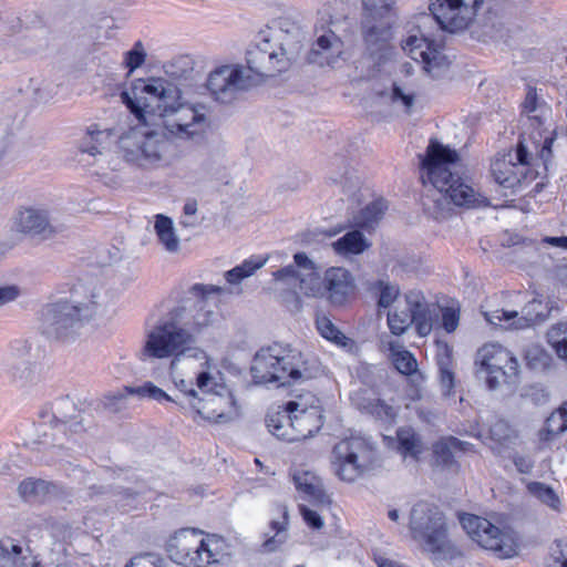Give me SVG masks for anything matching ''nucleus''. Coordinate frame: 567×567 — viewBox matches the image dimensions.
<instances>
[{
  "label": "nucleus",
  "instance_id": "obj_19",
  "mask_svg": "<svg viewBox=\"0 0 567 567\" xmlns=\"http://www.w3.org/2000/svg\"><path fill=\"white\" fill-rule=\"evenodd\" d=\"M247 64L245 68L249 70L252 75L254 85H258L265 76H270L275 72H280L285 69V63L276 51L270 50L268 40H264L261 44L251 47L247 51Z\"/></svg>",
  "mask_w": 567,
  "mask_h": 567
},
{
  "label": "nucleus",
  "instance_id": "obj_16",
  "mask_svg": "<svg viewBox=\"0 0 567 567\" xmlns=\"http://www.w3.org/2000/svg\"><path fill=\"white\" fill-rule=\"evenodd\" d=\"M177 351V313L169 315L161 320L147 334L142 351L143 359H165L174 357Z\"/></svg>",
  "mask_w": 567,
  "mask_h": 567
},
{
  "label": "nucleus",
  "instance_id": "obj_60",
  "mask_svg": "<svg viewBox=\"0 0 567 567\" xmlns=\"http://www.w3.org/2000/svg\"><path fill=\"white\" fill-rule=\"evenodd\" d=\"M299 509L308 526L315 529H320L323 526V520L316 511L308 508L306 505H300Z\"/></svg>",
  "mask_w": 567,
  "mask_h": 567
},
{
  "label": "nucleus",
  "instance_id": "obj_58",
  "mask_svg": "<svg viewBox=\"0 0 567 567\" xmlns=\"http://www.w3.org/2000/svg\"><path fill=\"white\" fill-rule=\"evenodd\" d=\"M460 322V313L456 309L447 307L442 310V326L449 333L456 330Z\"/></svg>",
  "mask_w": 567,
  "mask_h": 567
},
{
  "label": "nucleus",
  "instance_id": "obj_1",
  "mask_svg": "<svg viewBox=\"0 0 567 567\" xmlns=\"http://www.w3.org/2000/svg\"><path fill=\"white\" fill-rule=\"evenodd\" d=\"M133 116L121 127L118 147L128 162L159 159L177 130V75L134 79L120 94Z\"/></svg>",
  "mask_w": 567,
  "mask_h": 567
},
{
  "label": "nucleus",
  "instance_id": "obj_46",
  "mask_svg": "<svg viewBox=\"0 0 567 567\" xmlns=\"http://www.w3.org/2000/svg\"><path fill=\"white\" fill-rule=\"evenodd\" d=\"M78 416V409L72 400L63 398L56 400L52 405V419L55 425L62 424L70 426L79 425V422H72Z\"/></svg>",
  "mask_w": 567,
  "mask_h": 567
},
{
  "label": "nucleus",
  "instance_id": "obj_49",
  "mask_svg": "<svg viewBox=\"0 0 567 567\" xmlns=\"http://www.w3.org/2000/svg\"><path fill=\"white\" fill-rule=\"evenodd\" d=\"M547 340L556 354L567 361V321L551 326L547 332Z\"/></svg>",
  "mask_w": 567,
  "mask_h": 567
},
{
  "label": "nucleus",
  "instance_id": "obj_9",
  "mask_svg": "<svg viewBox=\"0 0 567 567\" xmlns=\"http://www.w3.org/2000/svg\"><path fill=\"white\" fill-rule=\"evenodd\" d=\"M252 78L243 64H225L209 72L206 87L216 102L231 104L255 86Z\"/></svg>",
  "mask_w": 567,
  "mask_h": 567
},
{
  "label": "nucleus",
  "instance_id": "obj_34",
  "mask_svg": "<svg viewBox=\"0 0 567 567\" xmlns=\"http://www.w3.org/2000/svg\"><path fill=\"white\" fill-rule=\"evenodd\" d=\"M268 260V256H251L245 259L240 265L227 270L224 274L225 280L231 285H239L246 278L251 277L257 270L261 269Z\"/></svg>",
  "mask_w": 567,
  "mask_h": 567
},
{
  "label": "nucleus",
  "instance_id": "obj_51",
  "mask_svg": "<svg viewBox=\"0 0 567 567\" xmlns=\"http://www.w3.org/2000/svg\"><path fill=\"white\" fill-rule=\"evenodd\" d=\"M527 491L528 493L543 502L544 504L548 505L553 509H558L560 505L559 497L555 493V491L542 482H529L527 484Z\"/></svg>",
  "mask_w": 567,
  "mask_h": 567
},
{
  "label": "nucleus",
  "instance_id": "obj_12",
  "mask_svg": "<svg viewBox=\"0 0 567 567\" xmlns=\"http://www.w3.org/2000/svg\"><path fill=\"white\" fill-rule=\"evenodd\" d=\"M84 321L75 302L60 301L42 310L40 330L50 339L68 341L79 332Z\"/></svg>",
  "mask_w": 567,
  "mask_h": 567
},
{
  "label": "nucleus",
  "instance_id": "obj_59",
  "mask_svg": "<svg viewBox=\"0 0 567 567\" xmlns=\"http://www.w3.org/2000/svg\"><path fill=\"white\" fill-rule=\"evenodd\" d=\"M21 296V289L16 285L0 286V308L16 301Z\"/></svg>",
  "mask_w": 567,
  "mask_h": 567
},
{
  "label": "nucleus",
  "instance_id": "obj_44",
  "mask_svg": "<svg viewBox=\"0 0 567 567\" xmlns=\"http://www.w3.org/2000/svg\"><path fill=\"white\" fill-rule=\"evenodd\" d=\"M54 486L43 480L27 478L18 486V493L24 499H41L50 495Z\"/></svg>",
  "mask_w": 567,
  "mask_h": 567
},
{
  "label": "nucleus",
  "instance_id": "obj_63",
  "mask_svg": "<svg viewBox=\"0 0 567 567\" xmlns=\"http://www.w3.org/2000/svg\"><path fill=\"white\" fill-rule=\"evenodd\" d=\"M548 567H567V544L557 545L553 551V563Z\"/></svg>",
  "mask_w": 567,
  "mask_h": 567
},
{
  "label": "nucleus",
  "instance_id": "obj_30",
  "mask_svg": "<svg viewBox=\"0 0 567 567\" xmlns=\"http://www.w3.org/2000/svg\"><path fill=\"white\" fill-rule=\"evenodd\" d=\"M371 247V241L362 234L360 228H353L332 243L337 255L350 257L361 255Z\"/></svg>",
  "mask_w": 567,
  "mask_h": 567
},
{
  "label": "nucleus",
  "instance_id": "obj_4",
  "mask_svg": "<svg viewBox=\"0 0 567 567\" xmlns=\"http://www.w3.org/2000/svg\"><path fill=\"white\" fill-rule=\"evenodd\" d=\"M226 288L216 285L194 284L179 299V363L188 365L195 359L199 368L207 364V355L200 348L193 346L195 338L192 332H200L215 321L216 313L209 306L210 297L221 296Z\"/></svg>",
  "mask_w": 567,
  "mask_h": 567
},
{
  "label": "nucleus",
  "instance_id": "obj_21",
  "mask_svg": "<svg viewBox=\"0 0 567 567\" xmlns=\"http://www.w3.org/2000/svg\"><path fill=\"white\" fill-rule=\"evenodd\" d=\"M323 425V415L318 406L297 410L292 413V426L284 435V441L296 442L312 436Z\"/></svg>",
  "mask_w": 567,
  "mask_h": 567
},
{
  "label": "nucleus",
  "instance_id": "obj_3",
  "mask_svg": "<svg viewBox=\"0 0 567 567\" xmlns=\"http://www.w3.org/2000/svg\"><path fill=\"white\" fill-rule=\"evenodd\" d=\"M276 289H287L288 298L298 299V293L318 297L326 295L331 303L341 306L354 290L350 271L342 267H331L321 280L312 260L305 252L293 256V264L272 272Z\"/></svg>",
  "mask_w": 567,
  "mask_h": 567
},
{
  "label": "nucleus",
  "instance_id": "obj_7",
  "mask_svg": "<svg viewBox=\"0 0 567 567\" xmlns=\"http://www.w3.org/2000/svg\"><path fill=\"white\" fill-rule=\"evenodd\" d=\"M197 388L203 396L197 399V392L188 389L184 380H179V392L184 394L190 409L194 411V420L199 416L213 422H227L237 416L238 408L231 392L224 385L217 384L212 377L200 370L197 373Z\"/></svg>",
  "mask_w": 567,
  "mask_h": 567
},
{
  "label": "nucleus",
  "instance_id": "obj_18",
  "mask_svg": "<svg viewBox=\"0 0 567 567\" xmlns=\"http://www.w3.org/2000/svg\"><path fill=\"white\" fill-rule=\"evenodd\" d=\"M14 226L17 231L38 240L51 239L58 233V227L53 225L49 210L38 207L20 209Z\"/></svg>",
  "mask_w": 567,
  "mask_h": 567
},
{
  "label": "nucleus",
  "instance_id": "obj_43",
  "mask_svg": "<svg viewBox=\"0 0 567 567\" xmlns=\"http://www.w3.org/2000/svg\"><path fill=\"white\" fill-rule=\"evenodd\" d=\"M567 430V402L557 411L553 412L545 422V427L540 431V439L548 441L553 436L559 435Z\"/></svg>",
  "mask_w": 567,
  "mask_h": 567
},
{
  "label": "nucleus",
  "instance_id": "obj_2",
  "mask_svg": "<svg viewBox=\"0 0 567 567\" xmlns=\"http://www.w3.org/2000/svg\"><path fill=\"white\" fill-rule=\"evenodd\" d=\"M422 182L430 183L435 193L424 202L426 212L436 220L451 216L453 205L474 208L486 205L464 177L465 165L458 153L436 140H431L424 155H420Z\"/></svg>",
  "mask_w": 567,
  "mask_h": 567
},
{
  "label": "nucleus",
  "instance_id": "obj_61",
  "mask_svg": "<svg viewBox=\"0 0 567 567\" xmlns=\"http://www.w3.org/2000/svg\"><path fill=\"white\" fill-rule=\"evenodd\" d=\"M51 533L52 536L60 542H65L73 535L72 526L64 522L54 523L51 526Z\"/></svg>",
  "mask_w": 567,
  "mask_h": 567
},
{
  "label": "nucleus",
  "instance_id": "obj_24",
  "mask_svg": "<svg viewBox=\"0 0 567 567\" xmlns=\"http://www.w3.org/2000/svg\"><path fill=\"white\" fill-rule=\"evenodd\" d=\"M174 363L175 360L171 361L169 364V374L171 380H159L158 384L152 382V381H145L140 385H136L134 388H130L127 391L128 393L133 394L134 396H137L140 399H148L153 400L159 404L164 403H174L175 399L173 395L176 382L173 377V370H174Z\"/></svg>",
  "mask_w": 567,
  "mask_h": 567
},
{
  "label": "nucleus",
  "instance_id": "obj_17",
  "mask_svg": "<svg viewBox=\"0 0 567 567\" xmlns=\"http://www.w3.org/2000/svg\"><path fill=\"white\" fill-rule=\"evenodd\" d=\"M227 548L228 545L223 537L216 534H207L200 538L195 548H189L182 555L179 565L185 567H208L221 564L229 557Z\"/></svg>",
  "mask_w": 567,
  "mask_h": 567
},
{
  "label": "nucleus",
  "instance_id": "obj_10",
  "mask_svg": "<svg viewBox=\"0 0 567 567\" xmlns=\"http://www.w3.org/2000/svg\"><path fill=\"white\" fill-rule=\"evenodd\" d=\"M466 534L484 549L493 551L499 558H511L517 554V546L511 534L501 530L488 519L463 514L460 517Z\"/></svg>",
  "mask_w": 567,
  "mask_h": 567
},
{
  "label": "nucleus",
  "instance_id": "obj_52",
  "mask_svg": "<svg viewBox=\"0 0 567 567\" xmlns=\"http://www.w3.org/2000/svg\"><path fill=\"white\" fill-rule=\"evenodd\" d=\"M147 52L142 41H136L132 49L124 53L123 65L127 69V76L132 75L146 61Z\"/></svg>",
  "mask_w": 567,
  "mask_h": 567
},
{
  "label": "nucleus",
  "instance_id": "obj_32",
  "mask_svg": "<svg viewBox=\"0 0 567 567\" xmlns=\"http://www.w3.org/2000/svg\"><path fill=\"white\" fill-rule=\"evenodd\" d=\"M388 206L384 199H377L368 204L358 214L353 215L349 227L371 231L383 217Z\"/></svg>",
  "mask_w": 567,
  "mask_h": 567
},
{
  "label": "nucleus",
  "instance_id": "obj_11",
  "mask_svg": "<svg viewBox=\"0 0 567 567\" xmlns=\"http://www.w3.org/2000/svg\"><path fill=\"white\" fill-rule=\"evenodd\" d=\"M475 363L486 373L485 380L491 390L502 383H512L518 373V361L506 348L497 343L478 349Z\"/></svg>",
  "mask_w": 567,
  "mask_h": 567
},
{
  "label": "nucleus",
  "instance_id": "obj_50",
  "mask_svg": "<svg viewBox=\"0 0 567 567\" xmlns=\"http://www.w3.org/2000/svg\"><path fill=\"white\" fill-rule=\"evenodd\" d=\"M370 291L379 295L378 306L380 308H389L400 295L398 285L384 280L372 282L370 285Z\"/></svg>",
  "mask_w": 567,
  "mask_h": 567
},
{
  "label": "nucleus",
  "instance_id": "obj_27",
  "mask_svg": "<svg viewBox=\"0 0 567 567\" xmlns=\"http://www.w3.org/2000/svg\"><path fill=\"white\" fill-rule=\"evenodd\" d=\"M293 483L299 492L306 494L310 502L318 505H329L330 497L323 491L321 480L308 471H297L293 473Z\"/></svg>",
  "mask_w": 567,
  "mask_h": 567
},
{
  "label": "nucleus",
  "instance_id": "obj_33",
  "mask_svg": "<svg viewBox=\"0 0 567 567\" xmlns=\"http://www.w3.org/2000/svg\"><path fill=\"white\" fill-rule=\"evenodd\" d=\"M436 363L443 392L450 395L454 388V364L452 348L447 343L437 342Z\"/></svg>",
  "mask_w": 567,
  "mask_h": 567
},
{
  "label": "nucleus",
  "instance_id": "obj_28",
  "mask_svg": "<svg viewBox=\"0 0 567 567\" xmlns=\"http://www.w3.org/2000/svg\"><path fill=\"white\" fill-rule=\"evenodd\" d=\"M0 567H41L27 550L11 539L0 542Z\"/></svg>",
  "mask_w": 567,
  "mask_h": 567
},
{
  "label": "nucleus",
  "instance_id": "obj_40",
  "mask_svg": "<svg viewBox=\"0 0 567 567\" xmlns=\"http://www.w3.org/2000/svg\"><path fill=\"white\" fill-rule=\"evenodd\" d=\"M12 381L20 388H29L40 381V371L35 362L19 361L11 368Z\"/></svg>",
  "mask_w": 567,
  "mask_h": 567
},
{
  "label": "nucleus",
  "instance_id": "obj_22",
  "mask_svg": "<svg viewBox=\"0 0 567 567\" xmlns=\"http://www.w3.org/2000/svg\"><path fill=\"white\" fill-rule=\"evenodd\" d=\"M342 40L331 30L320 34L309 53V61L321 66H334L343 53Z\"/></svg>",
  "mask_w": 567,
  "mask_h": 567
},
{
  "label": "nucleus",
  "instance_id": "obj_36",
  "mask_svg": "<svg viewBox=\"0 0 567 567\" xmlns=\"http://www.w3.org/2000/svg\"><path fill=\"white\" fill-rule=\"evenodd\" d=\"M203 73L202 61L199 58L190 54V53H181L179 54V82L183 80L188 82L185 86L195 85L196 89H203L202 85H196L200 79Z\"/></svg>",
  "mask_w": 567,
  "mask_h": 567
},
{
  "label": "nucleus",
  "instance_id": "obj_45",
  "mask_svg": "<svg viewBox=\"0 0 567 567\" xmlns=\"http://www.w3.org/2000/svg\"><path fill=\"white\" fill-rule=\"evenodd\" d=\"M481 37L484 41H501L506 38L507 30L502 19L493 12L483 18L481 24Z\"/></svg>",
  "mask_w": 567,
  "mask_h": 567
},
{
  "label": "nucleus",
  "instance_id": "obj_64",
  "mask_svg": "<svg viewBox=\"0 0 567 567\" xmlns=\"http://www.w3.org/2000/svg\"><path fill=\"white\" fill-rule=\"evenodd\" d=\"M513 462L518 472L523 474L529 473L534 467V461L529 456L516 454L513 457Z\"/></svg>",
  "mask_w": 567,
  "mask_h": 567
},
{
  "label": "nucleus",
  "instance_id": "obj_56",
  "mask_svg": "<svg viewBox=\"0 0 567 567\" xmlns=\"http://www.w3.org/2000/svg\"><path fill=\"white\" fill-rule=\"evenodd\" d=\"M489 432L491 439L499 443L509 442L511 439L514 437L513 430L504 421L494 423Z\"/></svg>",
  "mask_w": 567,
  "mask_h": 567
},
{
  "label": "nucleus",
  "instance_id": "obj_29",
  "mask_svg": "<svg viewBox=\"0 0 567 567\" xmlns=\"http://www.w3.org/2000/svg\"><path fill=\"white\" fill-rule=\"evenodd\" d=\"M153 230L156 236V243L161 248L169 254L177 251V233L175 221L172 217L164 214H156L153 217Z\"/></svg>",
  "mask_w": 567,
  "mask_h": 567
},
{
  "label": "nucleus",
  "instance_id": "obj_23",
  "mask_svg": "<svg viewBox=\"0 0 567 567\" xmlns=\"http://www.w3.org/2000/svg\"><path fill=\"white\" fill-rule=\"evenodd\" d=\"M404 298L417 334L421 337L430 334L436 315L431 310L424 295L419 290H410Z\"/></svg>",
  "mask_w": 567,
  "mask_h": 567
},
{
  "label": "nucleus",
  "instance_id": "obj_20",
  "mask_svg": "<svg viewBox=\"0 0 567 567\" xmlns=\"http://www.w3.org/2000/svg\"><path fill=\"white\" fill-rule=\"evenodd\" d=\"M402 49L416 62H422L429 73L436 74V71L446 65L445 56L434 47V43L424 37L410 35Z\"/></svg>",
  "mask_w": 567,
  "mask_h": 567
},
{
  "label": "nucleus",
  "instance_id": "obj_48",
  "mask_svg": "<svg viewBox=\"0 0 567 567\" xmlns=\"http://www.w3.org/2000/svg\"><path fill=\"white\" fill-rule=\"evenodd\" d=\"M282 522L274 520L271 528L276 530L275 535L267 538L260 546L261 553H274L278 550L287 540L286 526L288 519V509L282 507Z\"/></svg>",
  "mask_w": 567,
  "mask_h": 567
},
{
  "label": "nucleus",
  "instance_id": "obj_41",
  "mask_svg": "<svg viewBox=\"0 0 567 567\" xmlns=\"http://www.w3.org/2000/svg\"><path fill=\"white\" fill-rule=\"evenodd\" d=\"M516 165L512 161L496 159L492 164V174L496 183L505 188H514L520 183L519 176L515 173Z\"/></svg>",
  "mask_w": 567,
  "mask_h": 567
},
{
  "label": "nucleus",
  "instance_id": "obj_35",
  "mask_svg": "<svg viewBox=\"0 0 567 567\" xmlns=\"http://www.w3.org/2000/svg\"><path fill=\"white\" fill-rule=\"evenodd\" d=\"M548 112L549 109L546 103L538 99L536 89L528 86L523 102V113L527 115V120L532 122V125L540 128L544 125Z\"/></svg>",
  "mask_w": 567,
  "mask_h": 567
},
{
  "label": "nucleus",
  "instance_id": "obj_57",
  "mask_svg": "<svg viewBox=\"0 0 567 567\" xmlns=\"http://www.w3.org/2000/svg\"><path fill=\"white\" fill-rule=\"evenodd\" d=\"M483 315L487 322H489L493 326H499V327H503V324H502L503 321L508 322L512 319L517 317L516 311H506L503 309H497L494 311H485V312H483Z\"/></svg>",
  "mask_w": 567,
  "mask_h": 567
},
{
  "label": "nucleus",
  "instance_id": "obj_54",
  "mask_svg": "<svg viewBox=\"0 0 567 567\" xmlns=\"http://www.w3.org/2000/svg\"><path fill=\"white\" fill-rule=\"evenodd\" d=\"M388 324L391 332L395 336L403 334L411 324H414L408 308L394 310L388 313Z\"/></svg>",
  "mask_w": 567,
  "mask_h": 567
},
{
  "label": "nucleus",
  "instance_id": "obj_26",
  "mask_svg": "<svg viewBox=\"0 0 567 567\" xmlns=\"http://www.w3.org/2000/svg\"><path fill=\"white\" fill-rule=\"evenodd\" d=\"M433 460L436 466L443 468H453L457 466L455 461L456 452H471L473 445L468 442L461 441L454 436H447L439 440L432 446Z\"/></svg>",
  "mask_w": 567,
  "mask_h": 567
},
{
  "label": "nucleus",
  "instance_id": "obj_13",
  "mask_svg": "<svg viewBox=\"0 0 567 567\" xmlns=\"http://www.w3.org/2000/svg\"><path fill=\"white\" fill-rule=\"evenodd\" d=\"M118 295V291L111 289L105 282L95 281L84 288L82 300L75 303L85 321L94 320L102 324L116 316Z\"/></svg>",
  "mask_w": 567,
  "mask_h": 567
},
{
  "label": "nucleus",
  "instance_id": "obj_8",
  "mask_svg": "<svg viewBox=\"0 0 567 567\" xmlns=\"http://www.w3.org/2000/svg\"><path fill=\"white\" fill-rule=\"evenodd\" d=\"M334 471L347 482H353L369 471L374 461L372 444L360 436L342 440L333 449Z\"/></svg>",
  "mask_w": 567,
  "mask_h": 567
},
{
  "label": "nucleus",
  "instance_id": "obj_62",
  "mask_svg": "<svg viewBox=\"0 0 567 567\" xmlns=\"http://www.w3.org/2000/svg\"><path fill=\"white\" fill-rule=\"evenodd\" d=\"M162 559L154 555L134 557L126 567H163Z\"/></svg>",
  "mask_w": 567,
  "mask_h": 567
},
{
  "label": "nucleus",
  "instance_id": "obj_15",
  "mask_svg": "<svg viewBox=\"0 0 567 567\" xmlns=\"http://www.w3.org/2000/svg\"><path fill=\"white\" fill-rule=\"evenodd\" d=\"M429 9L440 27L449 32L468 28L478 11L463 0H430Z\"/></svg>",
  "mask_w": 567,
  "mask_h": 567
},
{
  "label": "nucleus",
  "instance_id": "obj_6",
  "mask_svg": "<svg viewBox=\"0 0 567 567\" xmlns=\"http://www.w3.org/2000/svg\"><path fill=\"white\" fill-rule=\"evenodd\" d=\"M411 537L426 551L441 558H456L461 551L447 537L445 516L440 508L427 502L413 505L409 516Z\"/></svg>",
  "mask_w": 567,
  "mask_h": 567
},
{
  "label": "nucleus",
  "instance_id": "obj_31",
  "mask_svg": "<svg viewBox=\"0 0 567 567\" xmlns=\"http://www.w3.org/2000/svg\"><path fill=\"white\" fill-rule=\"evenodd\" d=\"M299 406L298 402L289 401L285 406L270 410L266 417L269 432L276 437L284 440L282 434L288 432V426H292V413L297 412Z\"/></svg>",
  "mask_w": 567,
  "mask_h": 567
},
{
  "label": "nucleus",
  "instance_id": "obj_39",
  "mask_svg": "<svg viewBox=\"0 0 567 567\" xmlns=\"http://www.w3.org/2000/svg\"><path fill=\"white\" fill-rule=\"evenodd\" d=\"M399 451L406 457L411 456L415 460L422 454L424 447L421 437L414 432L412 427H400L396 432Z\"/></svg>",
  "mask_w": 567,
  "mask_h": 567
},
{
  "label": "nucleus",
  "instance_id": "obj_47",
  "mask_svg": "<svg viewBox=\"0 0 567 567\" xmlns=\"http://www.w3.org/2000/svg\"><path fill=\"white\" fill-rule=\"evenodd\" d=\"M389 348L393 357V363L400 373L410 375L416 372L417 362L410 351L403 350L399 342H390Z\"/></svg>",
  "mask_w": 567,
  "mask_h": 567
},
{
  "label": "nucleus",
  "instance_id": "obj_5",
  "mask_svg": "<svg viewBox=\"0 0 567 567\" xmlns=\"http://www.w3.org/2000/svg\"><path fill=\"white\" fill-rule=\"evenodd\" d=\"M320 364L290 346L272 344L254 357L250 372L256 384L286 386L315 378Z\"/></svg>",
  "mask_w": 567,
  "mask_h": 567
},
{
  "label": "nucleus",
  "instance_id": "obj_37",
  "mask_svg": "<svg viewBox=\"0 0 567 567\" xmlns=\"http://www.w3.org/2000/svg\"><path fill=\"white\" fill-rule=\"evenodd\" d=\"M115 134L111 128H100L97 125L90 126L87 131V141L83 146V153H87L91 156L102 155L105 145L113 142Z\"/></svg>",
  "mask_w": 567,
  "mask_h": 567
},
{
  "label": "nucleus",
  "instance_id": "obj_14",
  "mask_svg": "<svg viewBox=\"0 0 567 567\" xmlns=\"http://www.w3.org/2000/svg\"><path fill=\"white\" fill-rule=\"evenodd\" d=\"M186 94L187 90H179V147L188 142L202 144L210 125L207 107L186 100Z\"/></svg>",
  "mask_w": 567,
  "mask_h": 567
},
{
  "label": "nucleus",
  "instance_id": "obj_42",
  "mask_svg": "<svg viewBox=\"0 0 567 567\" xmlns=\"http://www.w3.org/2000/svg\"><path fill=\"white\" fill-rule=\"evenodd\" d=\"M385 96H388V100L395 110L402 111L405 114L411 112L415 101L413 90L399 83H393L390 91L385 93Z\"/></svg>",
  "mask_w": 567,
  "mask_h": 567
},
{
  "label": "nucleus",
  "instance_id": "obj_25",
  "mask_svg": "<svg viewBox=\"0 0 567 567\" xmlns=\"http://www.w3.org/2000/svg\"><path fill=\"white\" fill-rule=\"evenodd\" d=\"M392 24L389 21L363 19L362 35L367 49L373 55L386 49L392 38Z\"/></svg>",
  "mask_w": 567,
  "mask_h": 567
},
{
  "label": "nucleus",
  "instance_id": "obj_38",
  "mask_svg": "<svg viewBox=\"0 0 567 567\" xmlns=\"http://www.w3.org/2000/svg\"><path fill=\"white\" fill-rule=\"evenodd\" d=\"M362 6L364 10L363 19L394 23L395 0H362Z\"/></svg>",
  "mask_w": 567,
  "mask_h": 567
},
{
  "label": "nucleus",
  "instance_id": "obj_55",
  "mask_svg": "<svg viewBox=\"0 0 567 567\" xmlns=\"http://www.w3.org/2000/svg\"><path fill=\"white\" fill-rule=\"evenodd\" d=\"M317 324L321 336L327 340L341 347H347L351 342V339L346 337L329 319H319Z\"/></svg>",
  "mask_w": 567,
  "mask_h": 567
},
{
  "label": "nucleus",
  "instance_id": "obj_53",
  "mask_svg": "<svg viewBox=\"0 0 567 567\" xmlns=\"http://www.w3.org/2000/svg\"><path fill=\"white\" fill-rule=\"evenodd\" d=\"M362 408L371 415L384 422H391L396 416V410L381 399L369 400Z\"/></svg>",
  "mask_w": 567,
  "mask_h": 567
}]
</instances>
